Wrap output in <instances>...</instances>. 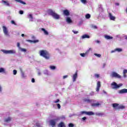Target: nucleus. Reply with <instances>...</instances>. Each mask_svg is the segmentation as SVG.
<instances>
[{
	"mask_svg": "<svg viewBox=\"0 0 127 127\" xmlns=\"http://www.w3.org/2000/svg\"><path fill=\"white\" fill-rule=\"evenodd\" d=\"M40 56L43 57L46 60H49L50 59V54L49 52L46 50H41L39 52Z\"/></svg>",
	"mask_w": 127,
	"mask_h": 127,
	"instance_id": "nucleus-1",
	"label": "nucleus"
},
{
	"mask_svg": "<svg viewBox=\"0 0 127 127\" xmlns=\"http://www.w3.org/2000/svg\"><path fill=\"white\" fill-rule=\"evenodd\" d=\"M48 13L50 15H51L52 17L54 18V19H60V15L57 14L55 11L50 9L48 11Z\"/></svg>",
	"mask_w": 127,
	"mask_h": 127,
	"instance_id": "nucleus-2",
	"label": "nucleus"
},
{
	"mask_svg": "<svg viewBox=\"0 0 127 127\" xmlns=\"http://www.w3.org/2000/svg\"><path fill=\"white\" fill-rule=\"evenodd\" d=\"M2 30L4 35H5L6 37H10V35L9 32L8 31V29L7 28V27H6L5 26H3Z\"/></svg>",
	"mask_w": 127,
	"mask_h": 127,
	"instance_id": "nucleus-3",
	"label": "nucleus"
},
{
	"mask_svg": "<svg viewBox=\"0 0 127 127\" xmlns=\"http://www.w3.org/2000/svg\"><path fill=\"white\" fill-rule=\"evenodd\" d=\"M1 51L4 54H15V53H16V51H15V50H1Z\"/></svg>",
	"mask_w": 127,
	"mask_h": 127,
	"instance_id": "nucleus-4",
	"label": "nucleus"
},
{
	"mask_svg": "<svg viewBox=\"0 0 127 127\" xmlns=\"http://www.w3.org/2000/svg\"><path fill=\"white\" fill-rule=\"evenodd\" d=\"M122 86H123L122 83L118 84L115 82H113L111 83L112 88L114 90H117V89H119L120 87H122Z\"/></svg>",
	"mask_w": 127,
	"mask_h": 127,
	"instance_id": "nucleus-5",
	"label": "nucleus"
},
{
	"mask_svg": "<svg viewBox=\"0 0 127 127\" xmlns=\"http://www.w3.org/2000/svg\"><path fill=\"white\" fill-rule=\"evenodd\" d=\"M110 77L112 78H117V79H122V76L115 71L111 73Z\"/></svg>",
	"mask_w": 127,
	"mask_h": 127,
	"instance_id": "nucleus-6",
	"label": "nucleus"
},
{
	"mask_svg": "<svg viewBox=\"0 0 127 127\" xmlns=\"http://www.w3.org/2000/svg\"><path fill=\"white\" fill-rule=\"evenodd\" d=\"M85 114V115H87V116H94L95 115V113L92 111L90 112H86V111H81L80 112L81 115H84Z\"/></svg>",
	"mask_w": 127,
	"mask_h": 127,
	"instance_id": "nucleus-7",
	"label": "nucleus"
},
{
	"mask_svg": "<svg viewBox=\"0 0 127 127\" xmlns=\"http://www.w3.org/2000/svg\"><path fill=\"white\" fill-rule=\"evenodd\" d=\"M57 122H58V120H56V118L51 120L50 121V125L52 126V127H54L56 126Z\"/></svg>",
	"mask_w": 127,
	"mask_h": 127,
	"instance_id": "nucleus-8",
	"label": "nucleus"
},
{
	"mask_svg": "<svg viewBox=\"0 0 127 127\" xmlns=\"http://www.w3.org/2000/svg\"><path fill=\"white\" fill-rule=\"evenodd\" d=\"M91 50V48H89V50L87 51L85 53H80V56H81V57H86V56H88V54H89L90 51Z\"/></svg>",
	"mask_w": 127,
	"mask_h": 127,
	"instance_id": "nucleus-9",
	"label": "nucleus"
},
{
	"mask_svg": "<svg viewBox=\"0 0 127 127\" xmlns=\"http://www.w3.org/2000/svg\"><path fill=\"white\" fill-rule=\"evenodd\" d=\"M118 94H120V95H123V94H127V89L124 88L123 89L119 90H118Z\"/></svg>",
	"mask_w": 127,
	"mask_h": 127,
	"instance_id": "nucleus-10",
	"label": "nucleus"
},
{
	"mask_svg": "<svg viewBox=\"0 0 127 127\" xmlns=\"http://www.w3.org/2000/svg\"><path fill=\"white\" fill-rule=\"evenodd\" d=\"M65 20L67 24H72V23H73V21L70 17H66Z\"/></svg>",
	"mask_w": 127,
	"mask_h": 127,
	"instance_id": "nucleus-11",
	"label": "nucleus"
},
{
	"mask_svg": "<svg viewBox=\"0 0 127 127\" xmlns=\"http://www.w3.org/2000/svg\"><path fill=\"white\" fill-rule=\"evenodd\" d=\"M100 88H101V82L98 81L96 85V91L98 93V92L100 91Z\"/></svg>",
	"mask_w": 127,
	"mask_h": 127,
	"instance_id": "nucleus-12",
	"label": "nucleus"
},
{
	"mask_svg": "<svg viewBox=\"0 0 127 127\" xmlns=\"http://www.w3.org/2000/svg\"><path fill=\"white\" fill-rule=\"evenodd\" d=\"M72 82H76L77 78H78V73L76 72L72 76Z\"/></svg>",
	"mask_w": 127,
	"mask_h": 127,
	"instance_id": "nucleus-13",
	"label": "nucleus"
},
{
	"mask_svg": "<svg viewBox=\"0 0 127 127\" xmlns=\"http://www.w3.org/2000/svg\"><path fill=\"white\" fill-rule=\"evenodd\" d=\"M12 120V118L10 116H8L4 119V123H9Z\"/></svg>",
	"mask_w": 127,
	"mask_h": 127,
	"instance_id": "nucleus-14",
	"label": "nucleus"
},
{
	"mask_svg": "<svg viewBox=\"0 0 127 127\" xmlns=\"http://www.w3.org/2000/svg\"><path fill=\"white\" fill-rule=\"evenodd\" d=\"M63 13L64 15H66V16H69V15H70V12L68 9L64 10Z\"/></svg>",
	"mask_w": 127,
	"mask_h": 127,
	"instance_id": "nucleus-15",
	"label": "nucleus"
},
{
	"mask_svg": "<svg viewBox=\"0 0 127 127\" xmlns=\"http://www.w3.org/2000/svg\"><path fill=\"white\" fill-rule=\"evenodd\" d=\"M112 106L115 110H119V104L114 103L112 104Z\"/></svg>",
	"mask_w": 127,
	"mask_h": 127,
	"instance_id": "nucleus-16",
	"label": "nucleus"
},
{
	"mask_svg": "<svg viewBox=\"0 0 127 127\" xmlns=\"http://www.w3.org/2000/svg\"><path fill=\"white\" fill-rule=\"evenodd\" d=\"M26 41H27V42H30V43H37L39 42V41L38 40H36L34 41L31 40H27Z\"/></svg>",
	"mask_w": 127,
	"mask_h": 127,
	"instance_id": "nucleus-17",
	"label": "nucleus"
},
{
	"mask_svg": "<svg viewBox=\"0 0 127 127\" xmlns=\"http://www.w3.org/2000/svg\"><path fill=\"white\" fill-rule=\"evenodd\" d=\"M109 16L111 20H115L116 19V17L114 16L111 13H109Z\"/></svg>",
	"mask_w": 127,
	"mask_h": 127,
	"instance_id": "nucleus-18",
	"label": "nucleus"
},
{
	"mask_svg": "<svg viewBox=\"0 0 127 127\" xmlns=\"http://www.w3.org/2000/svg\"><path fill=\"white\" fill-rule=\"evenodd\" d=\"M56 120L58 121H61V120H65V116H62L61 117H57Z\"/></svg>",
	"mask_w": 127,
	"mask_h": 127,
	"instance_id": "nucleus-19",
	"label": "nucleus"
},
{
	"mask_svg": "<svg viewBox=\"0 0 127 127\" xmlns=\"http://www.w3.org/2000/svg\"><path fill=\"white\" fill-rule=\"evenodd\" d=\"M2 3H3L5 5H6V6H10V4L7 1H4L2 0Z\"/></svg>",
	"mask_w": 127,
	"mask_h": 127,
	"instance_id": "nucleus-20",
	"label": "nucleus"
},
{
	"mask_svg": "<svg viewBox=\"0 0 127 127\" xmlns=\"http://www.w3.org/2000/svg\"><path fill=\"white\" fill-rule=\"evenodd\" d=\"M127 69H124L123 72L124 78H127Z\"/></svg>",
	"mask_w": 127,
	"mask_h": 127,
	"instance_id": "nucleus-21",
	"label": "nucleus"
},
{
	"mask_svg": "<svg viewBox=\"0 0 127 127\" xmlns=\"http://www.w3.org/2000/svg\"><path fill=\"white\" fill-rule=\"evenodd\" d=\"M80 1L82 3V4H84V5L88 3L87 0H80Z\"/></svg>",
	"mask_w": 127,
	"mask_h": 127,
	"instance_id": "nucleus-22",
	"label": "nucleus"
},
{
	"mask_svg": "<svg viewBox=\"0 0 127 127\" xmlns=\"http://www.w3.org/2000/svg\"><path fill=\"white\" fill-rule=\"evenodd\" d=\"M98 10L100 12H102V11H104V9L103 8V6H102V5H99L98 6Z\"/></svg>",
	"mask_w": 127,
	"mask_h": 127,
	"instance_id": "nucleus-23",
	"label": "nucleus"
},
{
	"mask_svg": "<svg viewBox=\"0 0 127 127\" xmlns=\"http://www.w3.org/2000/svg\"><path fill=\"white\" fill-rule=\"evenodd\" d=\"M15 1H16L17 2H19V3H21L22 4H26V3H25V2L23 1L22 0H15Z\"/></svg>",
	"mask_w": 127,
	"mask_h": 127,
	"instance_id": "nucleus-24",
	"label": "nucleus"
},
{
	"mask_svg": "<svg viewBox=\"0 0 127 127\" xmlns=\"http://www.w3.org/2000/svg\"><path fill=\"white\" fill-rule=\"evenodd\" d=\"M104 37L107 40L113 39V37H111L110 36L107 35H105Z\"/></svg>",
	"mask_w": 127,
	"mask_h": 127,
	"instance_id": "nucleus-25",
	"label": "nucleus"
},
{
	"mask_svg": "<svg viewBox=\"0 0 127 127\" xmlns=\"http://www.w3.org/2000/svg\"><path fill=\"white\" fill-rule=\"evenodd\" d=\"M100 103H93L91 104L92 107H94L95 108H97V107H99L100 106Z\"/></svg>",
	"mask_w": 127,
	"mask_h": 127,
	"instance_id": "nucleus-26",
	"label": "nucleus"
},
{
	"mask_svg": "<svg viewBox=\"0 0 127 127\" xmlns=\"http://www.w3.org/2000/svg\"><path fill=\"white\" fill-rule=\"evenodd\" d=\"M81 37L82 39H85V38H90V36L87 34H84L82 35Z\"/></svg>",
	"mask_w": 127,
	"mask_h": 127,
	"instance_id": "nucleus-27",
	"label": "nucleus"
},
{
	"mask_svg": "<svg viewBox=\"0 0 127 127\" xmlns=\"http://www.w3.org/2000/svg\"><path fill=\"white\" fill-rule=\"evenodd\" d=\"M83 101L84 102H86V103H92V102H94V100H90L89 99H83Z\"/></svg>",
	"mask_w": 127,
	"mask_h": 127,
	"instance_id": "nucleus-28",
	"label": "nucleus"
},
{
	"mask_svg": "<svg viewBox=\"0 0 127 127\" xmlns=\"http://www.w3.org/2000/svg\"><path fill=\"white\" fill-rule=\"evenodd\" d=\"M58 127H65V124L63 122H61L58 124Z\"/></svg>",
	"mask_w": 127,
	"mask_h": 127,
	"instance_id": "nucleus-29",
	"label": "nucleus"
},
{
	"mask_svg": "<svg viewBox=\"0 0 127 127\" xmlns=\"http://www.w3.org/2000/svg\"><path fill=\"white\" fill-rule=\"evenodd\" d=\"M41 30H42V31H43V32L45 35H48V32L46 30H45V29L42 28Z\"/></svg>",
	"mask_w": 127,
	"mask_h": 127,
	"instance_id": "nucleus-30",
	"label": "nucleus"
},
{
	"mask_svg": "<svg viewBox=\"0 0 127 127\" xmlns=\"http://www.w3.org/2000/svg\"><path fill=\"white\" fill-rule=\"evenodd\" d=\"M0 73H5V69L3 67H0Z\"/></svg>",
	"mask_w": 127,
	"mask_h": 127,
	"instance_id": "nucleus-31",
	"label": "nucleus"
},
{
	"mask_svg": "<svg viewBox=\"0 0 127 127\" xmlns=\"http://www.w3.org/2000/svg\"><path fill=\"white\" fill-rule=\"evenodd\" d=\"M116 51V52H123V49L122 48H116L115 49Z\"/></svg>",
	"mask_w": 127,
	"mask_h": 127,
	"instance_id": "nucleus-32",
	"label": "nucleus"
},
{
	"mask_svg": "<svg viewBox=\"0 0 127 127\" xmlns=\"http://www.w3.org/2000/svg\"><path fill=\"white\" fill-rule=\"evenodd\" d=\"M96 116H98V117H103L104 116V113H96Z\"/></svg>",
	"mask_w": 127,
	"mask_h": 127,
	"instance_id": "nucleus-33",
	"label": "nucleus"
},
{
	"mask_svg": "<svg viewBox=\"0 0 127 127\" xmlns=\"http://www.w3.org/2000/svg\"><path fill=\"white\" fill-rule=\"evenodd\" d=\"M124 109H125V106L119 105L118 110H123Z\"/></svg>",
	"mask_w": 127,
	"mask_h": 127,
	"instance_id": "nucleus-34",
	"label": "nucleus"
},
{
	"mask_svg": "<svg viewBox=\"0 0 127 127\" xmlns=\"http://www.w3.org/2000/svg\"><path fill=\"white\" fill-rule=\"evenodd\" d=\"M19 50L21 51V52H26V49L22 48H20V49H19Z\"/></svg>",
	"mask_w": 127,
	"mask_h": 127,
	"instance_id": "nucleus-35",
	"label": "nucleus"
},
{
	"mask_svg": "<svg viewBox=\"0 0 127 127\" xmlns=\"http://www.w3.org/2000/svg\"><path fill=\"white\" fill-rule=\"evenodd\" d=\"M94 55H95V56H96V57H98V58H101V56H102L101 54L96 53L94 54Z\"/></svg>",
	"mask_w": 127,
	"mask_h": 127,
	"instance_id": "nucleus-36",
	"label": "nucleus"
},
{
	"mask_svg": "<svg viewBox=\"0 0 127 127\" xmlns=\"http://www.w3.org/2000/svg\"><path fill=\"white\" fill-rule=\"evenodd\" d=\"M50 69H51V70H55V69H56V67L55 66H53V65H51L50 66Z\"/></svg>",
	"mask_w": 127,
	"mask_h": 127,
	"instance_id": "nucleus-37",
	"label": "nucleus"
},
{
	"mask_svg": "<svg viewBox=\"0 0 127 127\" xmlns=\"http://www.w3.org/2000/svg\"><path fill=\"white\" fill-rule=\"evenodd\" d=\"M21 75L22 78H25V77H26V75L24 74V72H22V71L21 73Z\"/></svg>",
	"mask_w": 127,
	"mask_h": 127,
	"instance_id": "nucleus-38",
	"label": "nucleus"
},
{
	"mask_svg": "<svg viewBox=\"0 0 127 127\" xmlns=\"http://www.w3.org/2000/svg\"><path fill=\"white\" fill-rule=\"evenodd\" d=\"M85 17H86V18H87V19H89V18H90L91 17V15H90L89 14H87L85 15Z\"/></svg>",
	"mask_w": 127,
	"mask_h": 127,
	"instance_id": "nucleus-39",
	"label": "nucleus"
},
{
	"mask_svg": "<svg viewBox=\"0 0 127 127\" xmlns=\"http://www.w3.org/2000/svg\"><path fill=\"white\" fill-rule=\"evenodd\" d=\"M91 27H92V28H93L94 29H97V28H98V27H97V26L94 25H91Z\"/></svg>",
	"mask_w": 127,
	"mask_h": 127,
	"instance_id": "nucleus-40",
	"label": "nucleus"
},
{
	"mask_svg": "<svg viewBox=\"0 0 127 127\" xmlns=\"http://www.w3.org/2000/svg\"><path fill=\"white\" fill-rule=\"evenodd\" d=\"M13 75H16L17 74V71L16 69L13 70Z\"/></svg>",
	"mask_w": 127,
	"mask_h": 127,
	"instance_id": "nucleus-41",
	"label": "nucleus"
},
{
	"mask_svg": "<svg viewBox=\"0 0 127 127\" xmlns=\"http://www.w3.org/2000/svg\"><path fill=\"white\" fill-rule=\"evenodd\" d=\"M94 76H95V78H100V74H99L96 73L94 74Z\"/></svg>",
	"mask_w": 127,
	"mask_h": 127,
	"instance_id": "nucleus-42",
	"label": "nucleus"
},
{
	"mask_svg": "<svg viewBox=\"0 0 127 127\" xmlns=\"http://www.w3.org/2000/svg\"><path fill=\"white\" fill-rule=\"evenodd\" d=\"M17 47H18V49H20L21 47H20V43H17Z\"/></svg>",
	"mask_w": 127,
	"mask_h": 127,
	"instance_id": "nucleus-43",
	"label": "nucleus"
},
{
	"mask_svg": "<svg viewBox=\"0 0 127 127\" xmlns=\"http://www.w3.org/2000/svg\"><path fill=\"white\" fill-rule=\"evenodd\" d=\"M11 24H13L14 25H16V23L14 21V20H11Z\"/></svg>",
	"mask_w": 127,
	"mask_h": 127,
	"instance_id": "nucleus-44",
	"label": "nucleus"
},
{
	"mask_svg": "<svg viewBox=\"0 0 127 127\" xmlns=\"http://www.w3.org/2000/svg\"><path fill=\"white\" fill-rule=\"evenodd\" d=\"M2 93V87L0 84V94H1Z\"/></svg>",
	"mask_w": 127,
	"mask_h": 127,
	"instance_id": "nucleus-45",
	"label": "nucleus"
},
{
	"mask_svg": "<svg viewBox=\"0 0 127 127\" xmlns=\"http://www.w3.org/2000/svg\"><path fill=\"white\" fill-rule=\"evenodd\" d=\"M28 18H32V17H33L32 16V14H28Z\"/></svg>",
	"mask_w": 127,
	"mask_h": 127,
	"instance_id": "nucleus-46",
	"label": "nucleus"
},
{
	"mask_svg": "<svg viewBox=\"0 0 127 127\" xmlns=\"http://www.w3.org/2000/svg\"><path fill=\"white\" fill-rule=\"evenodd\" d=\"M36 127H41V125L40 124V123H36Z\"/></svg>",
	"mask_w": 127,
	"mask_h": 127,
	"instance_id": "nucleus-47",
	"label": "nucleus"
},
{
	"mask_svg": "<svg viewBox=\"0 0 127 127\" xmlns=\"http://www.w3.org/2000/svg\"><path fill=\"white\" fill-rule=\"evenodd\" d=\"M57 107H58L59 109H61V106L60 105V104H57Z\"/></svg>",
	"mask_w": 127,
	"mask_h": 127,
	"instance_id": "nucleus-48",
	"label": "nucleus"
},
{
	"mask_svg": "<svg viewBox=\"0 0 127 127\" xmlns=\"http://www.w3.org/2000/svg\"><path fill=\"white\" fill-rule=\"evenodd\" d=\"M59 102H60V100L59 99H57V100L54 101V103H55V104H56L57 103H59Z\"/></svg>",
	"mask_w": 127,
	"mask_h": 127,
	"instance_id": "nucleus-49",
	"label": "nucleus"
},
{
	"mask_svg": "<svg viewBox=\"0 0 127 127\" xmlns=\"http://www.w3.org/2000/svg\"><path fill=\"white\" fill-rule=\"evenodd\" d=\"M94 94H95V93L94 92V91H91L89 95H90V96H94Z\"/></svg>",
	"mask_w": 127,
	"mask_h": 127,
	"instance_id": "nucleus-50",
	"label": "nucleus"
},
{
	"mask_svg": "<svg viewBox=\"0 0 127 127\" xmlns=\"http://www.w3.org/2000/svg\"><path fill=\"white\" fill-rule=\"evenodd\" d=\"M72 32H73L74 34H78V33H79L78 31L75 30H72Z\"/></svg>",
	"mask_w": 127,
	"mask_h": 127,
	"instance_id": "nucleus-51",
	"label": "nucleus"
},
{
	"mask_svg": "<svg viewBox=\"0 0 127 127\" xmlns=\"http://www.w3.org/2000/svg\"><path fill=\"white\" fill-rule=\"evenodd\" d=\"M68 127H74V125L72 123H70L68 125Z\"/></svg>",
	"mask_w": 127,
	"mask_h": 127,
	"instance_id": "nucleus-52",
	"label": "nucleus"
},
{
	"mask_svg": "<svg viewBox=\"0 0 127 127\" xmlns=\"http://www.w3.org/2000/svg\"><path fill=\"white\" fill-rule=\"evenodd\" d=\"M44 74H45V75H49V72L47 70H46L44 72Z\"/></svg>",
	"mask_w": 127,
	"mask_h": 127,
	"instance_id": "nucleus-53",
	"label": "nucleus"
},
{
	"mask_svg": "<svg viewBox=\"0 0 127 127\" xmlns=\"http://www.w3.org/2000/svg\"><path fill=\"white\" fill-rule=\"evenodd\" d=\"M19 13L20 14H23L24 12H23V11H22V10H20L19 12Z\"/></svg>",
	"mask_w": 127,
	"mask_h": 127,
	"instance_id": "nucleus-54",
	"label": "nucleus"
},
{
	"mask_svg": "<svg viewBox=\"0 0 127 127\" xmlns=\"http://www.w3.org/2000/svg\"><path fill=\"white\" fill-rule=\"evenodd\" d=\"M115 52H116V49L111 51V53H115Z\"/></svg>",
	"mask_w": 127,
	"mask_h": 127,
	"instance_id": "nucleus-55",
	"label": "nucleus"
},
{
	"mask_svg": "<svg viewBox=\"0 0 127 127\" xmlns=\"http://www.w3.org/2000/svg\"><path fill=\"white\" fill-rule=\"evenodd\" d=\"M63 79H66V78H68V75H64L63 76Z\"/></svg>",
	"mask_w": 127,
	"mask_h": 127,
	"instance_id": "nucleus-56",
	"label": "nucleus"
},
{
	"mask_svg": "<svg viewBox=\"0 0 127 127\" xmlns=\"http://www.w3.org/2000/svg\"><path fill=\"white\" fill-rule=\"evenodd\" d=\"M73 3H77V0H71Z\"/></svg>",
	"mask_w": 127,
	"mask_h": 127,
	"instance_id": "nucleus-57",
	"label": "nucleus"
},
{
	"mask_svg": "<svg viewBox=\"0 0 127 127\" xmlns=\"http://www.w3.org/2000/svg\"><path fill=\"white\" fill-rule=\"evenodd\" d=\"M86 120H87V118L86 117H83L82 118V121H83L84 122V121H86Z\"/></svg>",
	"mask_w": 127,
	"mask_h": 127,
	"instance_id": "nucleus-58",
	"label": "nucleus"
},
{
	"mask_svg": "<svg viewBox=\"0 0 127 127\" xmlns=\"http://www.w3.org/2000/svg\"><path fill=\"white\" fill-rule=\"evenodd\" d=\"M32 83H35V79L34 78H32L31 80Z\"/></svg>",
	"mask_w": 127,
	"mask_h": 127,
	"instance_id": "nucleus-59",
	"label": "nucleus"
},
{
	"mask_svg": "<svg viewBox=\"0 0 127 127\" xmlns=\"http://www.w3.org/2000/svg\"><path fill=\"white\" fill-rule=\"evenodd\" d=\"M95 42H96V43H101V42L98 40H95Z\"/></svg>",
	"mask_w": 127,
	"mask_h": 127,
	"instance_id": "nucleus-60",
	"label": "nucleus"
},
{
	"mask_svg": "<svg viewBox=\"0 0 127 127\" xmlns=\"http://www.w3.org/2000/svg\"><path fill=\"white\" fill-rule=\"evenodd\" d=\"M29 21H32V22L33 21V17L30 18Z\"/></svg>",
	"mask_w": 127,
	"mask_h": 127,
	"instance_id": "nucleus-61",
	"label": "nucleus"
},
{
	"mask_svg": "<svg viewBox=\"0 0 127 127\" xmlns=\"http://www.w3.org/2000/svg\"><path fill=\"white\" fill-rule=\"evenodd\" d=\"M38 75L39 76H40V75H41V72L39 71V72H38Z\"/></svg>",
	"mask_w": 127,
	"mask_h": 127,
	"instance_id": "nucleus-62",
	"label": "nucleus"
},
{
	"mask_svg": "<svg viewBox=\"0 0 127 127\" xmlns=\"http://www.w3.org/2000/svg\"><path fill=\"white\" fill-rule=\"evenodd\" d=\"M103 68H105V67H106V64H103Z\"/></svg>",
	"mask_w": 127,
	"mask_h": 127,
	"instance_id": "nucleus-63",
	"label": "nucleus"
},
{
	"mask_svg": "<svg viewBox=\"0 0 127 127\" xmlns=\"http://www.w3.org/2000/svg\"><path fill=\"white\" fill-rule=\"evenodd\" d=\"M115 4L116 5H120V4L119 3H116Z\"/></svg>",
	"mask_w": 127,
	"mask_h": 127,
	"instance_id": "nucleus-64",
	"label": "nucleus"
}]
</instances>
